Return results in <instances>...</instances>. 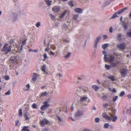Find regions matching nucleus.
Here are the masks:
<instances>
[{
  "mask_svg": "<svg viewBox=\"0 0 131 131\" xmlns=\"http://www.w3.org/2000/svg\"><path fill=\"white\" fill-rule=\"evenodd\" d=\"M73 19L77 21H79L80 20L78 15H74L73 16Z\"/></svg>",
  "mask_w": 131,
  "mask_h": 131,
  "instance_id": "obj_18",
  "label": "nucleus"
},
{
  "mask_svg": "<svg viewBox=\"0 0 131 131\" xmlns=\"http://www.w3.org/2000/svg\"><path fill=\"white\" fill-rule=\"evenodd\" d=\"M103 117L108 121H112L113 122H115L117 119V117L111 113H110L108 115L105 113H103L102 114Z\"/></svg>",
  "mask_w": 131,
  "mask_h": 131,
  "instance_id": "obj_1",
  "label": "nucleus"
},
{
  "mask_svg": "<svg viewBox=\"0 0 131 131\" xmlns=\"http://www.w3.org/2000/svg\"><path fill=\"white\" fill-rule=\"evenodd\" d=\"M49 130L46 128H45L43 129V131H48Z\"/></svg>",
  "mask_w": 131,
  "mask_h": 131,
  "instance_id": "obj_61",
  "label": "nucleus"
},
{
  "mask_svg": "<svg viewBox=\"0 0 131 131\" xmlns=\"http://www.w3.org/2000/svg\"><path fill=\"white\" fill-rule=\"evenodd\" d=\"M66 12V11H65L63 13H62L61 15L60 16V18H62L65 15Z\"/></svg>",
  "mask_w": 131,
  "mask_h": 131,
  "instance_id": "obj_42",
  "label": "nucleus"
},
{
  "mask_svg": "<svg viewBox=\"0 0 131 131\" xmlns=\"http://www.w3.org/2000/svg\"><path fill=\"white\" fill-rule=\"evenodd\" d=\"M27 40V39H26L22 41V45H21L20 47V46L19 47L18 46L17 47L18 50H19L20 51L22 50L23 48V46L25 44Z\"/></svg>",
  "mask_w": 131,
  "mask_h": 131,
  "instance_id": "obj_13",
  "label": "nucleus"
},
{
  "mask_svg": "<svg viewBox=\"0 0 131 131\" xmlns=\"http://www.w3.org/2000/svg\"><path fill=\"white\" fill-rule=\"evenodd\" d=\"M109 126V125L108 123H106L104 124V128L105 129L107 128H108Z\"/></svg>",
  "mask_w": 131,
  "mask_h": 131,
  "instance_id": "obj_33",
  "label": "nucleus"
},
{
  "mask_svg": "<svg viewBox=\"0 0 131 131\" xmlns=\"http://www.w3.org/2000/svg\"><path fill=\"white\" fill-rule=\"evenodd\" d=\"M24 116L26 120H28L29 119V117L27 116V113H26L24 114Z\"/></svg>",
  "mask_w": 131,
  "mask_h": 131,
  "instance_id": "obj_30",
  "label": "nucleus"
},
{
  "mask_svg": "<svg viewBox=\"0 0 131 131\" xmlns=\"http://www.w3.org/2000/svg\"><path fill=\"white\" fill-rule=\"evenodd\" d=\"M57 118L59 121L60 122H62V118H61L60 117L58 116H57Z\"/></svg>",
  "mask_w": 131,
  "mask_h": 131,
  "instance_id": "obj_55",
  "label": "nucleus"
},
{
  "mask_svg": "<svg viewBox=\"0 0 131 131\" xmlns=\"http://www.w3.org/2000/svg\"><path fill=\"white\" fill-rule=\"evenodd\" d=\"M69 5L71 6H73V1H70L69 3Z\"/></svg>",
  "mask_w": 131,
  "mask_h": 131,
  "instance_id": "obj_49",
  "label": "nucleus"
},
{
  "mask_svg": "<svg viewBox=\"0 0 131 131\" xmlns=\"http://www.w3.org/2000/svg\"><path fill=\"white\" fill-rule=\"evenodd\" d=\"M83 114V112L81 110H78L75 114V116L77 117H80L82 116Z\"/></svg>",
  "mask_w": 131,
  "mask_h": 131,
  "instance_id": "obj_10",
  "label": "nucleus"
},
{
  "mask_svg": "<svg viewBox=\"0 0 131 131\" xmlns=\"http://www.w3.org/2000/svg\"><path fill=\"white\" fill-rule=\"evenodd\" d=\"M111 66L113 67H115L116 66V63L114 62H112L110 63Z\"/></svg>",
  "mask_w": 131,
  "mask_h": 131,
  "instance_id": "obj_38",
  "label": "nucleus"
},
{
  "mask_svg": "<svg viewBox=\"0 0 131 131\" xmlns=\"http://www.w3.org/2000/svg\"><path fill=\"white\" fill-rule=\"evenodd\" d=\"M60 8L61 7L60 6H56L53 7L52 10L53 11L58 13L60 11Z\"/></svg>",
  "mask_w": 131,
  "mask_h": 131,
  "instance_id": "obj_9",
  "label": "nucleus"
},
{
  "mask_svg": "<svg viewBox=\"0 0 131 131\" xmlns=\"http://www.w3.org/2000/svg\"><path fill=\"white\" fill-rule=\"evenodd\" d=\"M117 36L118 38H121L122 37V34H117Z\"/></svg>",
  "mask_w": 131,
  "mask_h": 131,
  "instance_id": "obj_58",
  "label": "nucleus"
},
{
  "mask_svg": "<svg viewBox=\"0 0 131 131\" xmlns=\"http://www.w3.org/2000/svg\"><path fill=\"white\" fill-rule=\"evenodd\" d=\"M107 2L108 3L107 4H105V5H108V4H110V1H108Z\"/></svg>",
  "mask_w": 131,
  "mask_h": 131,
  "instance_id": "obj_63",
  "label": "nucleus"
},
{
  "mask_svg": "<svg viewBox=\"0 0 131 131\" xmlns=\"http://www.w3.org/2000/svg\"><path fill=\"white\" fill-rule=\"evenodd\" d=\"M127 97L129 99H131V94H129L127 95Z\"/></svg>",
  "mask_w": 131,
  "mask_h": 131,
  "instance_id": "obj_60",
  "label": "nucleus"
},
{
  "mask_svg": "<svg viewBox=\"0 0 131 131\" xmlns=\"http://www.w3.org/2000/svg\"><path fill=\"white\" fill-rule=\"evenodd\" d=\"M17 15L15 13H13L11 15V17L12 18H13L14 19H16L17 18Z\"/></svg>",
  "mask_w": 131,
  "mask_h": 131,
  "instance_id": "obj_19",
  "label": "nucleus"
},
{
  "mask_svg": "<svg viewBox=\"0 0 131 131\" xmlns=\"http://www.w3.org/2000/svg\"><path fill=\"white\" fill-rule=\"evenodd\" d=\"M46 64H44L43 66H42L41 69L43 72L44 73L46 74H47V72L46 71Z\"/></svg>",
  "mask_w": 131,
  "mask_h": 131,
  "instance_id": "obj_16",
  "label": "nucleus"
},
{
  "mask_svg": "<svg viewBox=\"0 0 131 131\" xmlns=\"http://www.w3.org/2000/svg\"><path fill=\"white\" fill-rule=\"evenodd\" d=\"M129 71V70H128L126 69H122L121 70V74L122 76L125 77Z\"/></svg>",
  "mask_w": 131,
  "mask_h": 131,
  "instance_id": "obj_5",
  "label": "nucleus"
},
{
  "mask_svg": "<svg viewBox=\"0 0 131 131\" xmlns=\"http://www.w3.org/2000/svg\"><path fill=\"white\" fill-rule=\"evenodd\" d=\"M49 16L53 20H54L55 19V17L52 14H50Z\"/></svg>",
  "mask_w": 131,
  "mask_h": 131,
  "instance_id": "obj_39",
  "label": "nucleus"
},
{
  "mask_svg": "<svg viewBox=\"0 0 131 131\" xmlns=\"http://www.w3.org/2000/svg\"><path fill=\"white\" fill-rule=\"evenodd\" d=\"M103 105L104 107L106 108L108 106V104L107 103H104L103 104Z\"/></svg>",
  "mask_w": 131,
  "mask_h": 131,
  "instance_id": "obj_53",
  "label": "nucleus"
},
{
  "mask_svg": "<svg viewBox=\"0 0 131 131\" xmlns=\"http://www.w3.org/2000/svg\"><path fill=\"white\" fill-rule=\"evenodd\" d=\"M109 44L108 43H105L104 44L102 45V48L104 49H105L108 46Z\"/></svg>",
  "mask_w": 131,
  "mask_h": 131,
  "instance_id": "obj_24",
  "label": "nucleus"
},
{
  "mask_svg": "<svg viewBox=\"0 0 131 131\" xmlns=\"http://www.w3.org/2000/svg\"><path fill=\"white\" fill-rule=\"evenodd\" d=\"M51 47L52 49L55 50L56 48V47L54 45H52L51 46Z\"/></svg>",
  "mask_w": 131,
  "mask_h": 131,
  "instance_id": "obj_44",
  "label": "nucleus"
},
{
  "mask_svg": "<svg viewBox=\"0 0 131 131\" xmlns=\"http://www.w3.org/2000/svg\"><path fill=\"white\" fill-rule=\"evenodd\" d=\"M118 96H116L114 97H113V101L114 102H115L116 100L118 99Z\"/></svg>",
  "mask_w": 131,
  "mask_h": 131,
  "instance_id": "obj_41",
  "label": "nucleus"
},
{
  "mask_svg": "<svg viewBox=\"0 0 131 131\" xmlns=\"http://www.w3.org/2000/svg\"><path fill=\"white\" fill-rule=\"evenodd\" d=\"M83 131H91V130L87 129H84Z\"/></svg>",
  "mask_w": 131,
  "mask_h": 131,
  "instance_id": "obj_62",
  "label": "nucleus"
},
{
  "mask_svg": "<svg viewBox=\"0 0 131 131\" xmlns=\"http://www.w3.org/2000/svg\"><path fill=\"white\" fill-rule=\"evenodd\" d=\"M81 98L80 99V101L81 102H83L84 101H86L88 103H89L90 102V100L87 96H84L81 97L80 96Z\"/></svg>",
  "mask_w": 131,
  "mask_h": 131,
  "instance_id": "obj_6",
  "label": "nucleus"
},
{
  "mask_svg": "<svg viewBox=\"0 0 131 131\" xmlns=\"http://www.w3.org/2000/svg\"><path fill=\"white\" fill-rule=\"evenodd\" d=\"M114 59V58L113 56L112 55H110L108 58V60L111 63L113 62Z\"/></svg>",
  "mask_w": 131,
  "mask_h": 131,
  "instance_id": "obj_17",
  "label": "nucleus"
},
{
  "mask_svg": "<svg viewBox=\"0 0 131 131\" xmlns=\"http://www.w3.org/2000/svg\"><path fill=\"white\" fill-rule=\"evenodd\" d=\"M103 39L104 40L107 39L108 37V36L106 35H103Z\"/></svg>",
  "mask_w": 131,
  "mask_h": 131,
  "instance_id": "obj_52",
  "label": "nucleus"
},
{
  "mask_svg": "<svg viewBox=\"0 0 131 131\" xmlns=\"http://www.w3.org/2000/svg\"><path fill=\"white\" fill-rule=\"evenodd\" d=\"M41 25V23L40 22H37L35 25L38 28Z\"/></svg>",
  "mask_w": 131,
  "mask_h": 131,
  "instance_id": "obj_40",
  "label": "nucleus"
},
{
  "mask_svg": "<svg viewBox=\"0 0 131 131\" xmlns=\"http://www.w3.org/2000/svg\"><path fill=\"white\" fill-rule=\"evenodd\" d=\"M19 116L20 117H21L23 116L22 110L21 109H19Z\"/></svg>",
  "mask_w": 131,
  "mask_h": 131,
  "instance_id": "obj_37",
  "label": "nucleus"
},
{
  "mask_svg": "<svg viewBox=\"0 0 131 131\" xmlns=\"http://www.w3.org/2000/svg\"><path fill=\"white\" fill-rule=\"evenodd\" d=\"M117 47L121 50H123L126 48V45L125 43H123L117 45Z\"/></svg>",
  "mask_w": 131,
  "mask_h": 131,
  "instance_id": "obj_11",
  "label": "nucleus"
},
{
  "mask_svg": "<svg viewBox=\"0 0 131 131\" xmlns=\"http://www.w3.org/2000/svg\"><path fill=\"white\" fill-rule=\"evenodd\" d=\"M44 104L42 105L41 107V109L43 111L45 110L50 106V105H48L45 104Z\"/></svg>",
  "mask_w": 131,
  "mask_h": 131,
  "instance_id": "obj_15",
  "label": "nucleus"
},
{
  "mask_svg": "<svg viewBox=\"0 0 131 131\" xmlns=\"http://www.w3.org/2000/svg\"><path fill=\"white\" fill-rule=\"evenodd\" d=\"M123 26H124V29L125 30H127L128 28V26L126 24H125V25H123Z\"/></svg>",
  "mask_w": 131,
  "mask_h": 131,
  "instance_id": "obj_56",
  "label": "nucleus"
},
{
  "mask_svg": "<svg viewBox=\"0 0 131 131\" xmlns=\"http://www.w3.org/2000/svg\"><path fill=\"white\" fill-rule=\"evenodd\" d=\"M38 50H33L32 49H30L29 50V52H36L38 51Z\"/></svg>",
  "mask_w": 131,
  "mask_h": 131,
  "instance_id": "obj_45",
  "label": "nucleus"
},
{
  "mask_svg": "<svg viewBox=\"0 0 131 131\" xmlns=\"http://www.w3.org/2000/svg\"><path fill=\"white\" fill-rule=\"evenodd\" d=\"M75 11L77 13H81L82 12V10L79 8H77L74 9Z\"/></svg>",
  "mask_w": 131,
  "mask_h": 131,
  "instance_id": "obj_21",
  "label": "nucleus"
},
{
  "mask_svg": "<svg viewBox=\"0 0 131 131\" xmlns=\"http://www.w3.org/2000/svg\"><path fill=\"white\" fill-rule=\"evenodd\" d=\"M103 54L104 55V59L105 60V61H107V55L106 54V52L105 51H103L102 52Z\"/></svg>",
  "mask_w": 131,
  "mask_h": 131,
  "instance_id": "obj_25",
  "label": "nucleus"
},
{
  "mask_svg": "<svg viewBox=\"0 0 131 131\" xmlns=\"http://www.w3.org/2000/svg\"><path fill=\"white\" fill-rule=\"evenodd\" d=\"M30 88V84H28L26 85L24 88V90L25 91H28Z\"/></svg>",
  "mask_w": 131,
  "mask_h": 131,
  "instance_id": "obj_22",
  "label": "nucleus"
},
{
  "mask_svg": "<svg viewBox=\"0 0 131 131\" xmlns=\"http://www.w3.org/2000/svg\"><path fill=\"white\" fill-rule=\"evenodd\" d=\"M112 91L114 92H116V91L115 89H113L112 90Z\"/></svg>",
  "mask_w": 131,
  "mask_h": 131,
  "instance_id": "obj_64",
  "label": "nucleus"
},
{
  "mask_svg": "<svg viewBox=\"0 0 131 131\" xmlns=\"http://www.w3.org/2000/svg\"><path fill=\"white\" fill-rule=\"evenodd\" d=\"M10 61L13 63H15L17 60V58L16 56H12L10 58Z\"/></svg>",
  "mask_w": 131,
  "mask_h": 131,
  "instance_id": "obj_14",
  "label": "nucleus"
},
{
  "mask_svg": "<svg viewBox=\"0 0 131 131\" xmlns=\"http://www.w3.org/2000/svg\"><path fill=\"white\" fill-rule=\"evenodd\" d=\"M28 126L24 127L21 131H30V130L28 129Z\"/></svg>",
  "mask_w": 131,
  "mask_h": 131,
  "instance_id": "obj_28",
  "label": "nucleus"
},
{
  "mask_svg": "<svg viewBox=\"0 0 131 131\" xmlns=\"http://www.w3.org/2000/svg\"><path fill=\"white\" fill-rule=\"evenodd\" d=\"M125 94V92L124 91H123L121 92V93L119 95V96L120 97H122L123 95H124Z\"/></svg>",
  "mask_w": 131,
  "mask_h": 131,
  "instance_id": "obj_43",
  "label": "nucleus"
},
{
  "mask_svg": "<svg viewBox=\"0 0 131 131\" xmlns=\"http://www.w3.org/2000/svg\"><path fill=\"white\" fill-rule=\"evenodd\" d=\"M109 32L110 33H112L113 32V28L112 26H111L110 27L109 29Z\"/></svg>",
  "mask_w": 131,
  "mask_h": 131,
  "instance_id": "obj_46",
  "label": "nucleus"
},
{
  "mask_svg": "<svg viewBox=\"0 0 131 131\" xmlns=\"http://www.w3.org/2000/svg\"><path fill=\"white\" fill-rule=\"evenodd\" d=\"M100 118H96L94 119L95 122L96 123H98L100 121Z\"/></svg>",
  "mask_w": 131,
  "mask_h": 131,
  "instance_id": "obj_51",
  "label": "nucleus"
},
{
  "mask_svg": "<svg viewBox=\"0 0 131 131\" xmlns=\"http://www.w3.org/2000/svg\"><path fill=\"white\" fill-rule=\"evenodd\" d=\"M105 67L106 69L107 70L110 69L111 68V66L106 64H105Z\"/></svg>",
  "mask_w": 131,
  "mask_h": 131,
  "instance_id": "obj_32",
  "label": "nucleus"
},
{
  "mask_svg": "<svg viewBox=\"0 0 131 131\" xmlns=\"http://www.w3.org/2000/svg\"><path fill=\"white\" fill-rule=\"evenodd\" d=\"M102 99L104 100H105L107 99V95L103 94L102 97Z\"/></svg>",
  "mask_w": 131,
  "mask_h": 131,
  "instance_id": "obj_29",
  "label": "nucleus"
},
{
  "mask_svg": "<svg viewBox=\"0 0 131 131\" xmlns=\"http://www.w3.org/2000/svg\"><path fill=\"white\" fill-rule=\"evenodd\" d=\"M71 54V53L70 52H68V53L66 54L65 56H64V58H69Z\"/></svg>",
  "mask_w": 131,
  "mask_h": 131,
  "instance_id": "obj_31",
  "label": "nucleus"
},
{
  "mask_svg": "<svg viewBox=\"0 0 131 131\" xmlns=\"http://www.w3.org/2000/svg\"><path fill=\"white\" fill-rule=\"evenodd\" d=\"M101 37L100 36H98L96 37L95 41L94 42V47L96 48L97 46L98 42L100 40Z\"/></svg>",
  "mask_w": 131,
  "mask_h": 131,
  "instance_id": "obj_7",
  "label": "nucleus"
},
{
  "mask_svg": "<svg viewBox=\"0 0 131 131\" xmlns=\"http://www.w3.org/2000/svg\"><path fill=\"white\" fill-rule=\"evenodd\" d=\"M127 35L128 37L131 38V29L127 31Z\"/></svg>",
  "mask_w": 131,
  "mask_h": 131,
  "instance_id": "obj_27",
  "label": "nucleus"
},
{
  "mask_svg": "<svg viewBox=\"0 0 131 131\" xmlns=\"http://www.w3.org/2000/svg\"><path fill=\"white\" fill-rule=\"evenodd\" d=\"M49 54L50 55H51L52 56H54L55 54V53L51 50L50 51V52L49 53Z\"/></svg>",
  "mask_w": 131,
  "mask_h": 131,
  "instance_id": "obj_57",
  "label": "nucleus"
},
{
  "mask_svg": "<svg viewBox=\"0 0 131 131\" xmlns=\"http://www.w3.org/2000/svg\"><path fill=\"white\" fill-rule=\"evenodd\" d=\"M111 111L112 112V113L113 114L115 115V113L116 112V110L114 108H112L111 110Z\"/></svg>",
  "mask_w": 131,
  "mask_h": 131,
  "instance_id": "obj_36",
  "label": "nucleus"
},
{
  "mask_svg": "<svg viewBox=\"0 0 131 131\" xmlns=\"http://www.w3.org/2000/svg\"><path fill=\"white\" fill-rule=\"evenodd\" d=\"M10 94V91L8 90V91L5 93V94L6 95H9Z\"/></svg>",
  "mask_w": 131,
  "mask_h": 131,
  "instance_id": "obj_54",
  "label": "nucleus"
},
{
  "mask_svg": "<svg viewBox=\"0 0 131 131\" xmlns=\"http://www.w3.org/2000/svg\"><path fill=\"white\" fill-rule=\"evenodd\" d=\"M127 8L125 7L124 8H123L119 10L116 13L114 14L111 17V18H116V17H118V16L117 14L119 15L121 14L122 12L125 10L127 9Z\"/></svg>",
  "mask_w": 131,
  "mask_h": 131,
  "instance_id": "obj_4",
  "label": "nucleus"
},
{
  "mask_svg": "<svg viewBox=\"0 0 131 131\" xmlns=\"http://www.w3.org/2000/svg\"><path fill=\"white\" fill-rule=\"evenodd\" d=\"M49 50V46H48V47L46 48L45 49V51L47 52H48Z\"/></svg>",
  "mask_w": 131,
  "mask_h": 131,
  "instance_id": "obj_59",
  "label": "nucleus"
},
{
  "mask_svg": "<svg viewBox=\"0 0 131 131\" xmlns=\"http://www.w3.org/2000/svg\"><path fill=\"white\" fill-rule=\"evenodd\" d=\"M102 85L105 87H107L108 86V84L107 83V82L105 81L104 82L102 83Z\"/></svg>",
  "mask_w": 131,
  "mask_h": 131,
  "instance_id": "obj_35",
  "label": "nucleus"
},
{
  "mask_svg": "<svg viewBox=\"0 0 131 131\" xmlns=\"http://www.w3.org/2000/svg\"><path fill=\"white\" fill-rule=\"evenodd\" d=\"M48 94V93L47 92H45L41 93L39 96L41 98L47 96Z\"/></svg>",
  "mask_w": 131,
  "mask_h": 131,
  "instance_id": "obj_20",
  "label": "nucleus"
},
{
  "mask_svg": "<svg viewBox=\"0 0 131 131\" xmlns=\"http://www.w3.org/2000/svg\"><path fill=\"white\" fill-rule=\"evenodd\" d=\"M92 88L96 91H98L99 89V87L96 85H94L92 86Z\"/></svg>",
  "mask_w": 131,
  "mask_h": 131,
  "instance_id": "obj_23",
  "label": "nucleus"
},
{
  "mask_svg": "<svg viewBox=\"0 0 131 131\" xmlns=\"http://www.w3.org/2000/svg\"><path fill=\"white\" fill-rule=\"evenodd\" d=\"M108 78L111 79V80L113 81H114L115 80L114 77V76H113V75H111V76H109L108 77Z\"/></svg>",
  "mask_w": 131,
  "mask_h": 131,
  "instance_id": "obj_34",
  "label": "nucleus"
},
{
  "mask_svg": "<svg viewBox=\"0 0 131 131\" xmlns=\"http://www.w3.org/2000/svg\"><path fill=\"white\" fill-rule=\"evenodd\" d=\"M39 75L36 73H34L32 78V81L34 82L37 80V78L38 77Z\"/></svg>",
  "mask_w": 131,
  "mask_h": 131,
  "instance_id": "obj_12",
  "label": "nucleus"
},
{
  "mask_svg": "<svg viewBox=\"0 0 131 131\" xmlns=\"http://www.w3.org/2000/svg\"><path fill=\"white\" fill-rule=\"evenodd\" d=\"M40 123L42 126H44L45 124H48L49 123V122L46 119L44 118L41 121Z\"/></svg>",
  "mask_w": 131,
  "mask_h": 131,
  "instance_id": "obj_8",
  "label": "nucleus"
},
{
  "mask_svg": "<svg viewBox=\"0 0 131 131\" xmlns=\"http://www.w3.org/2000/svg\"><path fill=\"white\" fill-rule=\"evenodd\" d=\"M83 91L85 92H88V88L83 86H80L78 88L76 91V93L78 96H80L84 94Z\"/></svg>",
  "mask_w": 131,
  "mask_h": 131,
  "instance_id": "obj_2",
  "label": "nucleus"
},
{
  "mask_svg": "<svg viewBox=\"0 0 131 131\" xmlns=\"http://www.w3.org/2000/svg\"><path fill=\"white\" fill-rule=\"evenodd\" d=\"M12 48V47L11 45H8V44L6 43L3 47L1 51L4 52L5 54H7L11 51Z\"/></svg>",
  "mask_w": 131,
  "mask_h": 131,
  "instance_id": "obj_3",
  "label": "nucleus"
},
{
  "mask_svg": "<svg viewBox=\"0 0 131 131\" xmlns=\"http://www.w3.org/2000/svg\"><path fill=\"white\" fill-rule=\"evenodd\" d=\"M43 57L44 58V59L43 60L45 61V60L48 58L47 54L46 53H45L44 54Z\"/></svg>",
  "mask_w": 131,
  "mask_h": 131,
  "instance_id": "obj_47",
  "label": "nucleus"
},
{
  "mask_svg": "<svg viewBox=\"0 0 131 131\" xmlns=\"http://www.w3.org/2000/svg\"><path fill=\"white\" fill-rule=\"evenodd\" d=\"M37 105L35 103H34L32 105V107L34 109L36 108Z\"/></svg>",
  "mask_w": 131,
  "mask_h": 131,
  "instance_id": "obj_48",
  "label": "nucleus"
},
{
  "mask_svg": "<svg viewBox=\"0 0 131 131\" xmlns=\"http://www.w3.org/2000/svg\"><path fill=\"white\" fill-rule=\"evenodd\" d=\"M51 101V100L50 98L47 99L45 102H43V104H45L48 105H49V103Z\"/></svg>",
  "mask_w": 131,
  "mask_h": 131,
  "instance_id": "obj_26",
  "label": "nucleus"
},
{
  "mask_svg": "<svg viewBox=\"0 0 131 131\" xmlns=\"http://www.w3.org/2000/svg\"><path fill=\"white\" fill-rule=\"evenodd\" d=\"M5 79L6 80H9L10 77L9 76L6 75L4 77Z\"/></svg>",
  "mask_w": 131,
  "mask_h": 131,
  "instance_id": "obj_50",
  "label": "nucleus"
}]
</instances>
